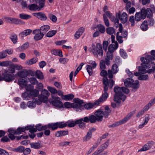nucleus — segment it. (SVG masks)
Instances as JSON below:
<instances>
[{
  "mask_svg": "<svg viewBox=\"0 0 155 155\" xmlns=\"http://www.w3.org/2000/svg\"><path fill=\"white\" fill-rule=\"evenodd\" d=\"M151 55H147L145 58H141V61L142 62L141 66L138 67V69L141 73L146 72V70L144 68L149 67L150 63L152 60L155 59V50H152L151 52Z\"/></svg>",
  "mask_w": 155,
  "mask_h": 155,
  "instance_id": "obj_1",
  "label": "nucleus"
},
{
  "mask_svg": "<svg viewBox=\"0 0 155 155\" xmlns=\"http://www.w3.org/2000/svg\"><path fill=\"white\" fill-rule=\"evenodd\" d=\"M115 94L114 95V100L117 103H120L121 100L124 101L126 98V96L122 92V87H115L114 89Z\"/></svg>",
  "mask_w": 155,
  "mask_h": 155,
  "instance_id": "obj_2",
  "label": "nucleus"
},
{
  "mask_svg": "<svg viewBox=\"0 0 155 155\" xmlns=\"http://www.w3.org/2000/svg\"><path fill=\"white\" fill-rule=\"evenodd\" d=\"M128 32L126 30H123L122 25L120 24L119 25V31L117 33V39L120 44L123 42L124 38L125 39L127 38Z\"/></svg>",
  "mask_w": 155,
  "mask_h": 155,
  "instance_id": "obj_3",
  "label": "nucleus"
},
{
  "mask_svg": "<svg viewBox=\"0 0 155 155\" xmlns=\"http://www.w3.org/2000/svg\"><path fill=\"white\" fill-rule=\"evenodd\" d=\"M95 47L94 44H92V51L94 56L97 58H98V55L102 57L103 55V51L102 45L100 43H97L96 44L95 48Z\"/></svg>",
  "mask_w": 155,
  "mask_h": 155,
  "instance_id": "obj_4",
  "label": "nucleus"
},
{
  "mask_svg": "<svg viewBox=\"0 0 155 155\" xmlns=\"http://www.w3.org/2000/svg\"><path fill=\"white\" fill-rule=\"evenodd\" d=\"M52 100L50 102V103L56 107L59 108L63 107V103L59 100V97H58L52 96Z\"/></svg>",
  "mask_w": 155,
  "mask_h": 155,
  "instance_id": "obj_5",
  "label": "nucleus"
},
{
  "mask_svg": "<svg viewBox=\"0 0 155 155\" xmlns=\"http://www.w3.org/2000/svg\"><path fill=\"white\" fill-rule=\"evenodd\" d=\"M74 103L72 104V107L78 109L77 111L79 110V109L81 110L83 108V104H84L83 101L82 100L79 99L78 98H75L74 99Z\"/></svg>",
  "mask_w": 155,
  "mask_h": 155,
  "instance_id": "obj_6",
  "label": "nucleus"
},
{
  "mask_svg": "<svg viewBox=\"0 0 155 155\" xmlns=\"http://www.w3.org/2000/svg\"><path fill=\"white\" fill-rule=\"evenodd\" d=\"M2 78L1 77V80H4L7 82H10L13 81L15 78V76L14 74L4 73L2 74Z\"/></svg>",
  "mask_w": 155,
  "mask_h": 155,
  "instance_id": "obj_7",
  "label": "nucleus"
},
{
  "mask_svg": "<svg viewBox=\"0 0 155 155\" xmlns=\"http://www.w3.org/2000/svg\"><path fill=\"white\" fill-rule=\"evenodd\" d=\"M33 33L35 35L34 39L36 41L41 40L44 36V34L42 33L39 29L34 30L33 31Z\"/></svg>",
  "mask_w": 155,
  "mask_h": 155,
  "instance_id": "obj_8",
  "label": "nucleus"
},
{
  "mask_svg": "<svg viewBox=\"0 0 155 155\" xmlns=\"http://www.w3.org/2000/svg\"><path fill=\"white\" fill-rule=\"evenodd\" d=\"M8 22L10 23L16 25H24L25 23L20 19L11 17L7 18Z\"/></svg>",
  "mask_w": 155,
  "mask_h": 155,
  "instance_id": "obj_9",
  "label": "nucleus"
},
{
  "mask_svg": "<svg viewBox=\"0 0 155 155\" xmlns=\"http://www.w3.org/2000/svg\"><path fill=\"white\" fill-rule=\"evenodd\" d=\"M108 96V94L107 92H104L102 94L100 98L95 102V104L98 105L101 103L106 101Z\"/></svg>",
  "mask_w": 155,
  "mask_h": 155,
  "instance_id": "obj_10",
  "label": "nucleus"
},
{
  "mask_svg": "<svg viewBox=\"0 0 155 155\" xmlns=\"http://www.w3.org/2000/svg\"><path fill=\"white\" fill-rule=\"evenodd\" d=\"M154 142L153 141H149L145 144L143 147L138 150L139 151H145L149 150L154 144Z\"/></svg>",
  "mask_w": 155,
  "mask_h": 155,
  "instance_id": "obj_11",
  "label": "nucleus"
},
{
  "mask_svg": "<svg viewBox=\"0 0 155 155\" xmlns=\"http://www.w3.org/2000/svg\"><path fill=\"white\" fill-rule=\"evenodd\" d=\"M135 16V20L137 21H140L141 19H144L146 18L145 15L141 11L140 12H137Z\"/></svg>",
  "mask_w": 155,
  "mask_h": 155,
  "instance_id": "obj_12",
  "label": "nucleus"
},
{
  "mask_svg": "<svg viewBox=\"0 0 155 155\" xmlns=\"http://www.w3.org/2000/svg\"><path fill=\"white\" fill-rule=\"evenodd\" d=\"M118 18L122 23H125L128 20V15L126 13L123 12L121 14H118Z\"/></svg>",
  "mask_w": 155,
  "mask_h": 155,
  "instance_id": "obj_13",
  "label": "nucleus"
},
{
  "mask_svg": "<svg viewBox=\"0 0 155 155\" xmlns=\"http://www.w3.org/2000/svg\"><path fill=\"white\" fill-rule=\"evenodd\" d=\"M141 11L145 15V18L147 16L148 18H150L152 16V11L150 8H147L146 9L145 8H143L141 9Z\"/></svg>",
  "mask_w": 155,
  "mask_h": 155,
  "instance_id": "obj_14",
  "label": "nucleus"
},
{
  "mask_svg": "<svg viewBox=\"0 0 155 155\" xmlns=\"http://www.w3.org/2000/svg\"><path fill=\"white\" fill-rule=\"evenodd\" d=\"M34 15L42 21H45L47 19V17L45 14L41 12L34 13Z\"/></svg>",
  "mask_w": 155,
  "mask_h": 155,
  "instance_id": "obj_15",
  "label": "nucleus"
},
{
  "mask_svg": "<svg viewBox=\"0 0 155 155\" xmlns=\"http://www.w3.org/2000/svg\"><path fill=\"white\" fill-rule=\"evenodd\" d=\"M95 115L97 119V121H101L103 120V117L104 116L103 111L98 110L95 113Z\"/></svg>",
  "mask_w": 155,
  "mask_h": 155,
  "instance_id": "obj_16",
  "label": "nucleus"
},
{
  "mask_svg": "<svg viewBox=\"0 0 155 155\" xmlns=\"http://www.w3.org/2000/svg\"><path fill=\"white\" fill-rule=\"evenodd\" d=\"M28 74V72L25 70H23L22 71H20L18 72L16 74V75L18 77L24 78H27V77Z\"/></svg>",
  "mask_w": 155,
  "mask_h": 155,
  "instance_id": "obj_17",
  "label": "nucleus"
},
{
  "mask_svg": "<svg viewBox=\"0 0 155 155\" xmlns=\"http://www.w3.org/2000/svg\"><path fill=\"white\" fill-rule=\"evenodd\" d=\"M105 64L107 65L110 64V61L107 58H105V60H101L100 62V68L101 69H104L106 68Z\"/></svg>",
  "mask_w": 155,
  "mask_h": 155,
  "instance_id": "obj_18",
  "label": "nucleus"
},
{
  "mask_svg": "<svg viewBox=\"0 0 155 155\" xmlns=\"http://www.w3.org/2000/svg\"><path fill=\"white\" fill-rule=\"evenodd\" d=\"M27 78H20L18 79V84L21 87H23L26 85L28 83Z\"/></svg>",
  "mask_w": 155,
  "mask_h": 155,
  "instance_id": "obj_19",
  "label": "nucleus"
},
{
  "mask_svg": "<svg viewBox=\"0 0 155 155\" xmlns=\"http://www.w3.org/2000/svg\"><path fill=\"white\" fill-rule=\"evenodd\" d=\"M32 30L31 29L25 30L19 34V36L20 37L21 39H22L24 36L29 35L32 32Z\"/></svg>",
  "mask_w": 155,
  "mask_h": 155,
  "instance_id": "obj_20",
  "label": "nucleus"
},
{
  "mask_svg": "<svg viewBox=\"0 0 155 155\" xmlns=\"http://www.w3.org/2000/svg\"><path fill=\"white\" fill-rule=\"evenodd\" d=\"M118 46V44L117 42L116 41L114 44H111L109 46L108 51L113 53L114 51L117 48Z\"/></svg>",
  "mask_w": 155,
  "mask_h": 155,
  "instance_id": "obj_21",
  "label": "nucleus"
},
{
  "mask_svg": "<svg viewBox=\"0 0 155 155\" xmlns=\"http://www.w3.org/2000/svg\"><path fill=\"white\" fill-rule=\"evenodd\" d=\"M10 65V66L8 68L4 70V72L5 73H7L12 74H14L15 71V69L14 68L12 64Z\"/></svg>",
  "mask_w": 155,
  "mask_h": 155,
  "instance_id": "obj_22",
  "label": "nucleus"
},
{
  "mask_svg": "<svg viewBox=\"0 0 155 155\" xmlns=\"http://www.w3.org/2000/svg\"><path fill=\"white\" fill-rule=\"evenodd\" d=\"M134 81V80L129 78L126 79L124 81L125 86L127 87H131L132 82Z\"/></svg>",
  "mask_w": 155,
  "mask_h": 155,
  "instance_id": "obj_23",
  "label": "nucleus"
},
{
  "mask_svg": "<svg viewBox=\"0 0 155 155\" xmlns=\"http://www.w3.org/2000/svg\"><path fill=\"white\" fill-rule=\"evenodd\" d=\"M83 118H81L77 120V124H78L79 127L81 129H84L86 126V124L83 122Z\"/></svg>",
  "mask_w": 155,
  "mask_h": 155,
  "instance_id": "obj_24",
  "label": "nucleus"
},
{
  "mask_svg": "<svg viewBox=\"0 0 155 155\" xmlns=\"http://www.w3.org/2000/svg\"><path fill=\"white\" fill-rule=\"evenodd\" d=\"M68 130H60L55 133V136L57 137H61L68 135Z\"/></svg>",
  "mask_w": 155,
  "mask_h": 155,
  "instance_id": "obj_25",
  "label": "nucleus"
},
{
  "mask_svg": "<svg viewBox=\"0 0 155 155\" xmlns=\"http://www.w3.org/2000/svg\"><path fill=\"white\" fill-rule=\"evenodd\" d=\"M46 127L47 129H50L52 130H56L58 129L57 122L48 124L46 125Z\"/></svg>",
  "mask_w": 155,
  "mask_h": 155,
  "instance_id": "obj_26",
  "label": "nucleus"
},
{
  "mask_svg": "<svg viewBox=\"0 0 155 155\" xmlns=\"http://www.w3.org/2000/svg\"><path fill=\"white\" fill-rule=\"evenodd\" d=\"M49 95V93L48 91L45 90H43L41 92V97L44 100L47 99Z\"/></svg>",
  "mask_w": 155,
  "mask_h": 155,
  "instance_id": "obj_27",
  "label": "nucleus"
},
{
  "mask_svg": "<svg viewBox=\"0 0 155 155\" xmlns=\"http://www.w3.org/2000/svg\"><path fill=\"white\" fill-rule=\"evenodd\" d=\"M50 29V26L48 25H46L41 26L39 30L44 35Z\"/></svg>",
  "mask_w": 155,
  "mask_h": 155,
  "instance_id": "obj_28",
  "label": "nucleus"
},
{
  "mask_svg": "<svg viewBox=\"0 0 155 155\" xmlns=\"http://www.w3.org/2000/svg\"><path fill=\"white\" fill-rule=\"evenodd\" d=\"M25 130H29L30 133H35L36 132V130L35 128H34V125H28L24 127Z\"/></svg>",
  "mask_w": 155,
  "mask_h": 155,
  "instance_id": "obj_29",
  "label": "nucleus"
},
{
  "mask_svg": "<svg viewBox=\"0 0 155 155\" xmlns=\"http://www.w3.org/2000/svg\"><path fill=\"white\" fill-rule=\"evenodd\" d=\"M108 79L107 78L104 77L103 78V81L104 84V92H107L108 88L107 87L108 83H107Z\"/></svg>",
  "mask_w": 155,
  "mask_h": 155,
  "instance_id": "obj_30",
  "label": "nucleus"
},
{
  "mask_svg": "<svg viewBox=\"0 0 155 155\" xmlns=\"http://www.w3.org/2000/svg\"><path fill=\"white\" fill-rule=\"evenodd\" d=\"M51 53L52 54L55 55H58L60 57H62L63 56L62 51L58 49H54L51 50Z\"/></svg>",
  "mask_w": 155,
  "mask_h": 155,
  "instance_id": "obj_31",
  "label": "nucleus"
},
{
  "mask_svg": "<svg viewBox=\"0 0 155 155\" xmlns=\"http://www.w3.org/2000/svg\"><path fill=\"white\" fill-rule=\"evenodd\" d=\"M104 111L103 112L104 116L105 118H107L110 115V114L111 112V110L108 106H106L104 108Z\"/></svg>",
  "mask_w": 155,
  "mask_h": 155,
  "instance_id": "obj_32",
  "label": "nucleus"
},
{
  "mask_svg": "<svg viewBox=\"0 0 155 155\" xmlns=\"http://www.w3.org/2000/svg\"><path fill=\"white\" fill-rule=\"evenodd\" d=\"M36 129V131L37 130L39 131H40L42 130H45L47 129L46 125H42L41 124H38L36 125L35 126Z\"/></svg>",
  "mask_w": 155,
  "mask_h": 155,
  "instance_id": "obj_33",
  "label": "nucleus"
},
{
  "mask_svg": "<svg viewBox=\"0 0 155 155\" xmlns=\"http://www.w3.org/2000/svg\"><path fill=\"white\" fill-rule=\"evenodd\" d=\"M95 105H97L95 104V102L94 103H89L86 104H84V103L83 104V106H84V108L86 109H91L94 107Z\"/></svg>",
  "mask_w": 155,
  "mask_h": 155,
  "instance_id": "obj_34",
  "label": "nucleus"
},
{
  "mask_svg": "<svg viewBox=\"0 0 155 155\" xmlns=\"http://www.w3.org/2000/svg\"><path fill=\"white\" fill-rule=\"evenodd\" d=\"M30 145L32 148L35 149H39L41 147V144L38 142L31 143H30Z\"/></svg>",
  "mask_w": 155,
  "mask_h": 155,
  "instance_id": "obj_35",
  "label": "nucleus"
},
{
  "mask_svg": "<svg viewBox=\"0 0 155 155\" xmlns=\"http://www.w3.org/2000/svg\"><path fill=\"white\" fill-rule=\"evenodd\" d=\"M29 92L31 96L33 97H36L39 94L38 91L36 89H33Z\"/></svg>",
  "mask_w": 155,
  "mask_h": 155,
  "instance_id": "obj_36",
  "label": "nucleus"
},
{
  "mask_svg": "<svg viewBox=\"0 0 155 155\" xmlns=\"http://www.w3.org/2000/svg\"><path fill=\"white\" fill-rule=\"evenodd\" d=\"M29 44L28 42H26L24 44L21 46L19 47L18 49L20 51H23L27 49L29 46Z\"/></svg>",
  "mask_w": 155,
  "mask_h": 155,
  "instance_id": "obj_37",
  "label": "nucleus"
},
{
  "mask_svg": "<svg viewBox=\"0 0 155 155\" xmlns=\"http://www.w3.org/2000/svg\"><path fill=\"white\" fill-rule=\"evenodd\" d=\"M134 111H132L129 113L127 116L123 119L125 123L127 122L130 118L135 114Z\"/></svg>",
  "mask_w": 155,
  "mask_h": 155,
  "instance_id": "obj_38",
  "label": "nucleus"
},
{
  "mask_svg": "<svg viewBox=\"0 0 155 155\" xmlns=\"http://www.w3.org/2000/svg\"><path fill=\"white\" fill-rule=\"evenodd\" d=\"M38 61V58H33L29 60L26 62V63L28 65H31L35 63Z\"/></svg>",
  "mask_w": 155,
  "mask_h": 155,
  "instance_id": "obj_39",
  "label": "nucleus"
},
{
  "mask_svg": "<svg viewBox=\"0 0 155 155\" xmlns=\"http://www.w3.org/2000/svg\"><path fill=\"white\" fill-rule=\"evenodd\" d=\"M12 62L9 61H4L0 62V66L4 67H7L12 64Z\"/></svg>",
  "mask_w": 155,
  "mask_h": 155,
  "instance_id": "obj_40",
  "label": "nucleus"
},
{
  "mask_svg": "<svg viewBox=\"0 0 155 155\" xmlns=\"http://www.w3.org/2000/svg\"><path fill=\"white\" fill-rule=\"evenodd\" d=\"M28 9L31 11H36L39 8L38 6L35 4H32L28 6Z\"/></svg>",
  "mask_w": 155,
  "mask_h": 155,
  "instance_id": "obj_41",
  "label": "nucleus"
},
{
  "mask_svg": "<svg viewBox=\"0 0 155 155\" xmlns=\"http://www.w3.org/2000/svg\"><path fill=\"white\" fill-rule=\"evenodd\" d=\"M28 80H29V82L31 83V85H33L37 84L38 82L36 78L34 77H31L30 78H27Z\"/></svg>",
  "mask_w": 155,
  "mask_h": 155,
  "instance_id": "obj_42",
  "label": "nucleus"
},
{
  "mask_svg": "<svg viewBox=\"0 0 155 155\" xmlns=\"http://www.w3.org/2000/svg\"><path fill=\"white\" fill-rule=\"evenodd\" d=\"M74 97V95L72 94H69L63 96L62 98L65 100H69L73 99Z\"/></svg>",
  "mask_w": 155,
  "mask_h": 155,
  "instance_id": "obj_43",
  "label": "nucleus"
},
{
  "mask_svg": "<svg viewBox=\"0 0 155 155\" xmlns=\"http://www.w3.org/2000/svg\"><path fill=\"white\" fill-rule=\"evenodd\" d=\"M140 28L143 31H146L148 29V25L147 21H144L142 24Z\"/></svg>",
  "mask_w": 155,
  "mask_h": 155,
  "instance_id": "obj_44",
  "label": "nucleus"
},
{
  "mask_svg": "<svg viewBox=\"0 0 155 155\" xmlns=\"http://www.w3.org/2000/svg\"><path fill=\"white\" fill-rule=\"evenodd\" d=\"M13 150L16 152L22 153L24 151L25 147L22 146H20L14 149Z\"/></svg>",
  "mask_w": 155,
  "mask_h": 155,
  "instance_id": "obj_45",
  "label": "nucleus"
},
{
  "mask_svg": "<svg viewBox=\"0 0 155 155\" xmlns=\"http://www.w3.org/2000/svg\"><path fill=\"white\" fill-rule=\"evenodd\" d=\"M19 17L22 19L27 20L30 18L31 16L29 15L22 13L19 15Z\"/></svg>",
  "mask_w": 155,
  "mask_h": 155,
  "instance_id": "obj_46",
  "label": "nucleus"
},
{
  "mask_svg": "<svg viewBox=\"0 0 155 155\" xmlns=\"http://www.w3.org/2000/svg\"><path fill=\"white\" fill-rule=\"evenodd\" d=\"M34 102L35 104L38 105H40L41 104L42 102L44 101V99L42 98L41 97L39 98H36L34 99Z\"/></svg>",
  "mask_w": 155,
  "mask_h": 155,
  "instance_id": "obj_47",
  "label": "nucleus"
},
{
  "mask_svg": "<svg viewBox=\"0 0 155 155\" xmlns=\"http://www.w3.org/2000/svg\"><path fill=\"white\" fill-rule=\"evenodd\" d=\"M48 17L49 19L53 22H56L57 21V18L55 15L51 14H49Z\"/></svg>",
  "mask_w": 155,
  "mask_h": 155,
  "instance_id": "obj_48",
  "label": "nucleus"
},
{
  "mask_svg": "<svg viewBox=\"0 0 155 155\" xmlns=\"http://www.w3.org/2000/svg\"><path fill=\"white\" fill-rule=\"evenodd\" d=\"M57 32L56 30L50 31L46 34V36L48 37H51L54 35Z\"/></svg>",
  "mask_w": 155,
  "mask_h": 155,
  "instance_id": "obj_49",
  "label": "nucleus"
},
{
  "mask_svg": "<svg viewBox=\"0 0 155 155\" xmlns=\"http://www.w3.org/2000/svg\"><path fill=\"white\" fill-rule=\"evenodd\" d=\"M106 32L110 35H112L115 32V29L113 27H108L106 29Z\"/></svg>",
  "mask_w": 155,
  "mask_h": 155,
  "instance_id": "obj_50",
  "label": "nucleus"
},
{
  "mask_svg": "<svg viewBox=\"0 0 155 155\" xmlns=\"http://www.w3.org/2000/svg\"><path fill=\"white\" fill-rule=\"evenodd\" d=\"M97 27L99 31L101 33H104L105 31V28L104 25H97Z\"/></svg>",
  "mask_w": 155,
  "mask_h": 155,
  "instance_id": "obj_51",
  "label": "nucleus"
},
{
  "mask_svg": "<svg viewBox=\"0 0 155 155\" xmlns=\"http://www.w3.org/2000/svg\"><path fill=\"white\" fill-rule=\"evenodd\" d=\"M36 76L37 78L41 80L43 79L44 78V77L42 73L40 71H37L35 73Z\"/></svg>",
  "mask_w": 155,
  "mask_h": 155,
  "instance_id": "obj_52",
  "label": "nucleus"
},
{
  "mask_svg": "<svg viewBox=\"0 0 155 155\" xmlns=\"http://www.w3.org/2000/svg\"><path fill=\"white\" fill-rule=\"evenodd\" d=\"M104 150L101 146L91 155H99L101 154V153Z\"/></svg>",
  "mask_w": 155,
  "mask_h": 155,
  "instance_id": "obj_53",
  "label": "nucleus"
},
{
  "mask_svg": "<svg viewBox=\"0 0 155 155\" xmlns=\"http://www.w3.org/2000/svg\"><path fill=\"white\" fill-rule=\"evenodd\" d=\"M92 136V134L87 132L86 135L83 137V140L84 142H86L89 140Z\"/></svg>",
  "mask_w": 155,
  "mask_h": 155,
  "instance_id": "obj_54",
  "label": "nucleus"
},
{
  "mask_svg": "<svg viewBox=\"0 0 155 155\" xmlns=\"http://www.w3.org/2000/svg\"><path fill=\"white\" fill-rule=\"evenodd\" d=\"M22 97L25 99L27 100H29L31 96L30 92H25L22 94Z\"/></svg>",
  "mask_w": 155,
  "mask_h": 155,
  "instance_id": "obj_55",
  "label": "nucleus"
},
{
  "mask_svg": "<svg viewBox=\"0 0 155 155\" xmlns=\"http://www.w3.org/2000/svg\"><path fill=\"white\" fill-rule=\"evenodd\" d=\"M139 81L138 80H136L135 81L134 80V81L132 82V87L134 89H137L139 88Z\"/></svg>",
  "mask_w": 155,
  "mask_h": 155,
  "instance_id": "obj_56",
  "label": "nucleus"
},
{
  "mask_svg": "<svg viewBox=\"0 0 155 155\" xmlns=\"http://www.w3.org/2000/svg\"><path fill=\"white\" fill-rule=\"evenodd\" d=\"M10 38L14 43H16L17 41V36L15 34H12L11 35Z\"/></svg>",
  "mask_w": 155,
  "mask_h": 155,
  "instance_id": "obj_57",
  "label": "nucleus"
},
{
  "mask_svg": "<svg viewBox=\"0 0 155 155\" xmlns=\"http://www.w3.org/2000/svg\"><path fill=\"white\" fill-rule=\"evenodd\" d=\"M92 67L91 65H87L86 66V69L89 76H91L92 74Z\"/></svg>",
  "mask_w": 155,
  "mask_h": 155,
  "instance_id": "obj_58",
  "label": "nucleus"
},
{
  "mask_svg": "<svg viewBox=\"0 0 155 155\" xmlns=\"http://www.w3.org/2000/svg\"><path fill=\"white\" fill-rule=\"evenodd\" d=\"M90 122L91 123H94L97 120V118L96 116L91 115L89 116Z\"/></svg>",
  "mask_w": 155,
  "mask_h": 155,
  "instance_id": "obj_59",
  "label": "nucleus"
},
{
  "mask_svg": "<svg viewBox=\"0 0 155 155\" xmlns=\"http://www.w3.org/2000/svg\"><path fill=\"white\" fill-rule=\"evenodd\" d=\"M58 128H63L67 126V124L64 122H57Z\"/></svg>",
  "mask_w": 155,
  "mask_h": 155,
  "instance_id": "obj_60",
  "label": "nucleus"
},
{
  "mask_svg": "<svg viewBox=\"0 0 155 155\" xmlns=\"http://www.w3.org/2000/svg\"><path fill=\"white\" fill-rule=\"evenodd\" d=\"M118 66L116 64H113L112 68V71L113 74H116L118 71Z\"/></svg>",
  "mask_w": 155,
  "mask_h": 155,
  "instance_id": "obj_61",
  "label": "nucleus"
},
{
  "mask_svg": "<svg viewBox=\"0 0 155 155\" xmlns=\"http://www.w3.org/2000/svg\"><path fill=\"white\" fill-rule=\"evenodd\" d=\"M148 76L147 75H140L138 77V79L140 80H146L148 79Z\"/></svg>",
  "mask_w": 155,
  "mask_h": 155,
  "instance_id": "obj_62",
  "label": "nucleus"
},
{
  "mask_svg": "<svg viewBox=\"0 0 155 155\" xmlns=\"http://www.w3.org/2000/svg\"><path fill=\"white\" fill-rule=\"evenodd\" d=\"M120 53L121 56L125 58H126L127 56V54L125 51L123 49H120Z\"/></svg>",
  "mask_w": 155,
  "mask_h": 155,
  "instance_id": "obj_63",
  "label": "nucleus"
},
{
  "mask_svg": "<svg viewBox=\"0 0 155 155\" xmlns=\"http://www.w3.org/2000/svg\"><path fill=\"white\" fill-rule=\"evenodd\" d=\"M25 89L28 92H30L34 88V86L31 84H28L25 86Z\"/></svg>",
  "mask_w": 155,
  "mask_h": 155,
  "instance_id": "obj_64",
  "label": "nucleus"
}]
</instances>
